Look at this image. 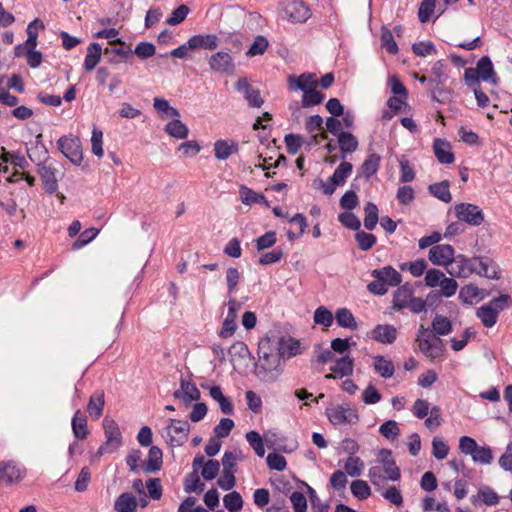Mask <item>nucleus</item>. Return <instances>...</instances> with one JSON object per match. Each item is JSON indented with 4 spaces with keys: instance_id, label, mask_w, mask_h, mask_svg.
<instances>
[{
    "instance_id": "1",
    "label": "nucleus",
    "mask_w": 512,
    "mask_h": 512,
    "mask_svg": "<svg viewBox=\"0 0 512 512\" xmlns=\"http://www.w3.org/2000/svg\"><path fill=\"white\" fill-rule=\"evenodd\" d=\"M259 360L256 365L257 376L266 382L275 381L281 374V358L270 347V340L264 339L258 347Z\"/></svg>"
},
{
    "instance_id": "2",
    "label": "nucleus",
    "mask_w": 512,
    "mask_h": 512,
    "mask_svg": "<svg viewBox=\"0 0 512 512\" xmlns=\"http://www.w3.org/2000/svg\"><path fill=\"white\" fill-rule=\"evenodd\" d=\"M380 459L368 471V477L372 484L380 491L386 480L397 481L400 476V470L395 461L391 458V452L382 449L379 453Z\"/></svg>"
},
{
    "instance_id": "3",
    "label": "nucleus",
    "mask_w": 512,
    "mask_h": 512,
    "mask_svg": "<svg viewBox=\"0 0 512 512\" xmlns=\"http://www.w3.org/2000/svg\"><path fill=\"white\" fill-rule=\"evenodd\" d=\"M371 276L374 280L367 285V290L377 296L386 294L389 287L398 286L402 282L401 274L390 265L372 270Z\"/></svg>"
},
{
    "instance_id": "4",
    "label": "nucleus",
    "mask_w": 512,
    "mask_h": 512,
    "mask_svg": "<svg viewBox=\"0 0 512 512\" xmlns=\"http://www.w3.org/2000/svg\"><path fill=\"white\" fill-rule=\"evenodd\" d=\"M392 307L395 310L409 309L414 314L426 310V301L414 296V287L411 283H404L393 293Z\"/></svg>"
},
{
    "instance_id": "5",
    "label": "nucleus",
    "mask_w": 512,
    "mask_h": 512,
    "mask_svg": "<svg viewBox=\"0 0 512 512\" xmlns=\"http://www.w3.org/2000/svg\"><path fill=\"white\" fill-rule=\"evenodd\" d=\"M416 341L420 351L431 360L443 355L444 344L442 339L428 331L423 325L418 330Z\"/></svg>"
},
{
    "instance_id": "6",
    "label": "nucleus",
    "mask_w": 512,
    "mask_h": 512,
    "mask_svg": "<svg viewBox=\"0 0 512 512\" xmlns=\"http://www.w3.org/2000/svg\"><path fill=\"white\" fill-rule=\"evenodd\" d=\"M325 414L334 426L355 425L359 422L357 410L349 403L328 407Z\"/></svg>"
},
{
    "instance_id": "7",
    "label": "nucleus",
    "mask_w": 512,
    "mask_h": 512,
    "mask_svg": "<svg viewBox=\"0 0 512 512\" xmlns=\"http://www.w3.org/2000/svg\"><path fill=\"white\" fill-rule=\"evenodd\" d=\"M509 299L508 294H502L477 309L476 315L485 327L490 328L496 324L499 312L504 309Z\"/></svg>"
},
{
    "instance_id": "8",
    "label": "nucleus",
    "mask_w": 512,
    "mask_h": 512,
    "mask_svg": "<svg viewBox=\"0 0 512 512\" xmlns=\"http://www.w3.org/2000/svg\"><path fill=\"white\" fill-rule=\"evenodd\" d=\"M190 424L184 420L169 419L163 436L172 446H181L188 439Z\"/></svg>"
},
{
    "instance_id": "9",
    "label": "nucleus",
    "mask_w": 512,
    "mask_h": 512,
    "mask_svg": "<svg viewBox=\"0 0 512 512\" xmlns=\"http://www.w3.org/2000/svg\"><path fill=\"white\" fill-rule=\"evenodd\" d=\"M103 428L106 436V442L98 449V454L111 453L121 444V433L117 423L108 417L103 419Z\"/></svg>"
},
{
    "instance_id": "10",
    "label": "nucleus",
    "mask_w": 512,
    "mask_h": 512,
    "mask_svg": "<svg viewBox=\"0 0 512 512\" xmlns=\"http://www.w3.org/2000/svg\"><path fill=\"white\" fill-rule=\"evenodd\" d=\"M457 219L472 226H480L484 222L482 209L471 203H460L454 206Z\"/></svg>"
},
{
    "instance_id": "11",
    "label": "nucleus",
    "mask_w": 512,
    "mask_h": 512,
    "mask_svg": "<svg viewBox=\"0 0 512 512\" xmlns=\"http://www.w3.org/2000/svg\"><path fill=\"white\" fill-rule=\"evenodd\" d=\"M59 150L72 163L79 165L83 160V152L81 142L78 137L69 135L61 137L58 142Z\"/></svg>"
},
{
    "instance_id": "12",
    "label": "nucleus",
    "mask_w": 512,
    "mask_h": 512,
    "mask_svg": "<svg viewBox=\"0 0 512 512\" xmlns=\"http://www.w3.org/2000/svg\"><path fill=\"white\" fill-rule=\"evenodd\" d=\"M285 19L291 23H304L312 15L310 8L302 1H288L282 4Z\"/></svg>"
},
{
    "instance_id": "13",
    "label": "nucleus",
    "mask_w": 512,
    "mask_h": 512,
    "mask_svg": "<svg viewBox=\"0 0 512 512\" xmlns=\"http://www.w3.org/2000/svg\"><path fill=\"white\" fill-rule=\"evenodd\" d=\"M477 271V256L467 258L460 254L456 256L451 263V267L447 269V272L452 277L457 278H468Z\"/></svg>"
},
{
    "instance_id": "14",
    "label": "nucleus",
    "mask_w": 512,
    "mask_h": 512,
    "mask_svg": "<svg viewBox=\"0 0 512 512\" xmlns=\"http://www.w3.org/2000/svg\"><path fill=\"white\" fill-rule=\"evenodd\" d=\"M241 303L238 302L235 298H230L227 302V314L224 318L222 328L219 332V336L222 338L231 337L235 331L237 330V316L238 312L241 309Z\"/></svg>"
},
{
    "instance_id": "15",
    "label": "nucleus",
    "mask_w": 512,
    "mask_h": 512,
    "mask_svg": "<svg viewBox=\"0 0 512 512\" xmlns=\"http://www.w3.org/2000/svg\"><path fill=\"white\" fill-rule=\"evenodd\" d=\"M455 250L450 244H438L430 248L428 258L438 266L450 268L455 258Z\"/></svg>"
},
{
    "instance_id": "16",
    "label": "nucleus",
    "mask_w": 512,
    "mask_h": 512,
    "mask_svg": "<svg viewBox=\"0 0 512 512\" xmlns=\"http://www.w3.org/2000/svg\"><path fill=\"white\" fill-rule=\"evenodd\" d=\"M173 396L179 399L185 407H189L192 402L200 399L201 393L195 383L180 379V388L175 390Z\"/></svg>"
},
{
    "instance_id": "17",
    "label": "nucleus",
    "mask_w": 512,
    "mask_h": 512,
    "mask_svg": "<svg viewBox=\"0 0 512 512\" xmlns=\"http://www.w3.org/2000/svg\"><path fill=\"white\" fill-rule=\"evenodd\" d=\"M210 69L217 73L228 74L234 70V61L227 52H217L211 55L209 59Z\"/></svg>"
},
{
    "instance_id": "18",
    "label": "nucleus",
    "mask_w": 512,
    "mask_h": 512,
    "mask_svg": "<svg viewBox=\"0 0 512 512\" xmlns=\"http://www.w3.org/2000/svg\"><path fill=\"white\" fill-rule=\"evenodd\" d=\"M235 88L243 93L250 106L260 108L263 105L264 100L260 95V91L252 88L246 78L239 79L235 84Z\"/></svg>"
},
{
    "instance_id": "19",
    "label": "nucleus",
    "mask_w": 512,
    "mask_h": 512,
    "mask_svg": "<svg viewBox=\"0 0 512 512\" xmlns=\"http://www.w3.org/2000/svg\"><path fill=\"white\" fill-rule=\"evenodd\" d=\"M370 338L382 344H392L397 337V329L393 325L379 324L369 333Z\"/></svg>"
},
{
    "instance_id": "20",
    "label": "nucleus",
    "mask_w": 512,
    "mask_h": 512,
    "mask_svg": "<svg viewBox=\"0 0 512 512\" xmlns=\"http://www.w3.org/2000/svg\"><path fill=\"white\" fill-rule=\"evenodd\" d=\"M476 274L489 279H499L500 269L498 264L489 257L477 256Z\"/></svg>"
},
{
    "instance_id": "21",
    "label": "nucleus",
    "mask_w": 512,
    "mask_h": 512,
    "mask_svg": "<svg viewBox=\"0 0 512 512\" xmlns=\"http://www.w3.org/2000/svg\"><path fill=\"white\" fill-rule=\"evenodd\" d=\"M289 88L291 90L300 89L303 92L314 89L318 85V81L314 74L303 73L299 77L290 76L288 79Z\"/></svg>"
},
{
    "instance_id": "22",
    "label": "nucleus",
    "mask_w": 512,
    "mask_h": 512,
    "mask_svg": "<svg viewBox=\"0 0 512 512\" xmlns=\"http://www.w3.org/2000/svg\"><path fill=\"white\" fill-rule=\"evenodd\" d=\"M110 44L111 47L104 49V54L108 56V62L111 64H117L121 62L131 53L130 49H126L124 42H122L120 39L111 42Z\"/></svg>"
},
{
    "instance_id": "23",
    "label": "nucleus",
    "mask_w": 512,
    "mask_h": 512,
    "mask_svg": "<svg viewBox=\"0 0 512 512\" xmlns=\"http://www.w3.org/2000/svg\"><path fill=\"white\" fill-rule=\"evenodd\" d=\"M280 358H291L300 353V343L292 338H281L277 342Z\"/></svg>"
},
{
    "instance_id": "24",
    "label": "nucleus",
    "mask_w": 512,
    "mask_h": 512,
    "mask_svg": "<svg viewBox=\"0 0 512 512\" xmlns=\"http://www.w3.org/2000/svg\"><path fill=\"white\" fill-rule=\"evenodd\" d=\"M39 174L46 192L49 194L56 192L58 188L56 169L51 166L41 165L39 167Z\"/></svg>"
},
{
    "instance_id": "25",
    "label": "nucleus",
    "mask_w": 512,
    "mask_h": 512,
    "mask_svg": "<svg viewBox=\"0 0 512 512\" xmlns=\"http://www.w3.org/2000/svg\"><path fill=\"white\" fill-rule=\"evenodd\" d=\"M433 149L435 156L440 163L451 164L454 162L455 157L448 142L441 139H435Z\"/></svg>"
},
{
    "instance_id": "26",
    "label": "nucleus",
    "mask_w": 512,
    "mask_h": 512,
    "mask_svg": "<svg viewBox=\"0 0 512 512\" xmlns=\"http://www.w3.org/2000/svg\"><path fill=\"white\" fill-rule=\"evenodd\" d=\"M102 47L96 42H92L87 47V54L84 60L83 68L87 72L95 69L101 60Z\"/></svg>"
},
{
    "instance_id": "27",
    "label": "nucleus",
    "mask_w": 512,
    "mask_h": 512,
    "mask_svg": "<svg viewBox=\"0 0 512 512\" xmlns=\"http://www.w3.org/2000/svg\"><path fill=\"white\" fill-rule=\"evenodd\" d=\"M162 466V451L152 446L148 452V457L142 465V469L145 473H153L158 471Z\"/></svg>"
},
{
    "instance_id": "28",
    "label": "nucleus",
    "mask_w": 512,
    "mask_h": 512,
    "mask_svg": "<svg viewBox=\"0 0 512 512\" xmlns=\"http://www.w3.org/2000/svg\"><path fill=\"white\" fill-rule=\"evenodd\" d=\"M21 478V471L12 462H0V484H10Z\"/></svg>"
},
{
    "instance_id": "29",
    "label": "nucleus",
    "mask_w": 512,
    "mask_h": 512,
    "mask_svg": "<svg viewBox=\"0 0 512 512\" xmlns=\"http://www.w3.org/2000/svg\"><path fill=\"white\" fill-rule=\"evenodd\" d=\"M136 508V497L128 492L120 494L114 503V510L116 512H136Z\"/></svg>"
},
{
    "instance_id": "30",
    "label": "nucleus",
    "mask_w": 512,
    "mask_h": 512,
    "mask_svg": "<svg viewBox=\"0 0 512 512\" xmlns=\"http://www.w3.org/2000/svg\"><path fill=\"white\" fill-rule=\"evenodd\" d=\"M190 40V47L195 49H208L213 50L218 46V38L215 35L212 34H206V35H195Z\"/></svg>"
},
{
    "instance_id": "31",
    "label": "nucleus",
    "mask_w": 512,
    "mask_h": 512,
    "mask_svg": "<svg viewBox=\"0 0 512 512\" xmlns=\"http://www.w3.org/2000/svg\"><path fill=\"white\" fill-rule=\"evenodd\" d=\"M105 400H104V392L96 391L94 392L88 402L87 411L90 416L94 419H99L102 415L104 408Z\"/></svg>"
},
{
    "instance_id": "32",
    "label": "nucleus",
    "mask_w": 512,
    "mask_h": 512,
    "mask_svg": "<svg viewBox=\"0 0 512 512\" xmlns=\"http://www.w3.org/2000/svg\"><path fill=\"white\" fill-rule=\"evenodd\" d=\"M202 387L209 389L210 396L219 404L220 409L223 413H233V405L231 404L230 400L223 394L219 386L208 387L202 385Z\"/></svg>"
},
{
    "instance_id": "33",
    "label": "nucleus",
    "mask_w": 512,
    "mask_h": 512,
    "mask_svg": "<svg viewBox=\"0 0 512 512\" xmlns=\"http://www.w3.org/2000/svg\"><path fill=\"white\" fill-rule=\"evenodd\" d=\"M354 361L346 355L335 361V364L330 368L331 372L335 373L339 378L349 376L353 373Z\"/></svg>"
},
{
    "instance_id": "34",
    "label": "nucleus",
    "mask_w": 512,
    "mask_h": 512,
    "mask_svg": "<svg viewBox=\"0 0 512 512\" xmlns=\"http://www.w3.org/2000/svg\"><path fill=\"white\" fill-rule=\"evenodd\" d=\"M474 73L477 74V77L483 81L495 82V79H494L495 73H494V69H493V64L487 56L482 57L479 60Z\"/></svg>"
},
{
    "instance_id": "35",
    "label": "nucleus",
    "mask_w": 512,
    "mask_h": 512,
    "mask_svg": "<svg viewBox=\"0 0 512 512\" xmlns=\"http://www.w3.org/2000/svg\"><path fill=\"white\" fill-rule=\"evenodd\" d=\"M373 360L374 370L383 378H390L393 376L395 368L391 360L381 355L374 356Z\"/></svg>"
},
{
    "instance_id": "36",
    "label": "nucleus",
    "mask_w": 512,
    "mask_h": 512,
    "mask_svg": "<svg viewBox=\"0 0 512 512\" xmlns=\"http://www.w3.org/2000/svg\"><path fill=\"white\" fill-rule=\"evenodd\" d=\"M237 150L238 146L234 142L229 143L226 140H217L214 144V153L218 160L228 159Z\"/></svg>"
},
{
    "instance_id": "37",
    "label": "nucleus",
    "mask_w": 512,
    "mask_h": 512,
    "mask_svg": "<svg viewBox=\"0 0 512 512\" xmlns=\"http://www.w3.org/2000/svg\"><path fill=\"white\" fill-rule=\"evenodd\" d=\"M239 194L242 203L245 205H252L256 203H263L268 205V202L263 194L257 193L244 185L240 186Z\"/></svg>"
},
{
    "instance_id": "38",
    "label": "nucleus",
    "mask_w": 512,
    "mask_h": 512,
    "mask_svg": "<svg viewBox=\"0 0 512 512\" xmlns=\"http://www.w3.org/2000/svg\"><path fill=\"white\" fill-rule=\"evenodd\" d=\"M482 298V290L474 284L463 286L459 292V299L466 304H472L474 300H481Z\"/></svg>"
},
{
    "instance_id": "39",
    "label": "nucleus",
    "mask_w": 512,
    "mask_h": 512,
    "mask_svg": "<svg viewBox=\"0 0 512 512\" xmlns=\"http://www.w3.org/2000/svg\"><path fill=\"white\" fill-rule=\"evenodd\" d=\"M428 190L434 197L445 203H449L452 200L449 190V182L446 180L431 184L428 187Z\"/></svg>"
},
{
    "instance_id": "40",
    "label": "nucleus",
    "mask_w": 512,
    "mask_h": 512,
    "mask_svg": "<svg viewBox=\"0 0 512 512\" xmlns=\"http://www.w3.org/2000/svg\"><path fill=\"white\" fill-rule=\"evenodd\" d=\"M165 132L176 139H185L188 136V127L179 119L168 122L165 126Z\"/></svg>"
},
{
    "instance_id": "41",
    "label": "nucleus",
    "mask_w": 512,
    "mask_h": 512,
    "mask_svg": "<svg viewBox=\"0 0 512 512\" xmlns=\"http://www.w3.org/2000/svg\"><path fill=\"white\" fill-rule=\"evenodd\" d=\"M380 156L377 154H370L360 167L359 173L361 176L370 178L373 176L379 168Z\"/></svg>"
},
{
    "instance_id": "42",
    "label": "nucleus",
    "mask_w": 512,
    "mask_h": 512,
    "mask_svg": "<svg viewBox=\"0 0 512 512\" xmlns=\"http://www.w3.org/2000/svg\"><path fill=\"white\" fill-rule=\"evenodd\" d=\"M72 430L75 438L84 439L88 435L86 418L77 410L72 419Z\"/></svg>"
},
{
    "instance_id": "43",
    "label": "nucleus",
    "mask_w": 512,
    "mask_h": 512,
    "mask_svg": "<svg viewBox=\"0 0 512 512\" xmlns=\"http://www.w3.org/2000/svg\"><path fill=\"white\" fill-rule=\"evenodd\" d=\"M338 143L343 153H352L358 148L357 138L349 132H340L338 134Z\"/></svg>"
},
{
    "instance_id": "44",
    "label": "nucleus",
    "mask_w": 512,
    "mask_h": 512,
    "mask_svg": "<svg viewBox=\"0 0 512 512\" xmlns=\"http://www.w3.org/2000/svg\"><path fill=\"white\" fill-rule=\"evenodd\" d=\"M352 169V164L344 161L336 168L333 175L330 177V180L335 184V186H341L351 174Z\"/></svg>"
},
{
    "instance_id": "45",
    "label": "nucleus",
    "mask_w": 512,
    "mask_h": 512,
    "mask_svg": "<svg viewBox=\"0 0 512 512\" xmlns=\"http://www.w3.org/2000/svg\"><path fill=\"white\" fill-rule=\"evenodd\" d=\"M337 324L340 327L343 328H349V329H356L357 328V322L351 313L350 310L347 308H340L337 310L335 315Z\"/></svg>"
},
{
    "instance_id": "46",
    "label": "nucleus",
    "mask_w": 512,
    "mask_h": 512,
    "mask_svg": "<svg viewBox=\"0 0 512 512\" xmlns=\"http://www.w3.org/2000/svg\"><path fill=\"white\" fill-rule=\"evenodd\" d=\"M432 328L435 334L445 336L452 331V323L447 317L437 314L432 321Z\"/></svg>"
},
{
    "instance_id": "47",
    "label": "nucleus",
    "mask_w": 512,
    "mask_h": 512,
    "mask_svg": "<svg viewBox=\"0 0 512 512\" xmlns=\"http://www.w3.org/2000/svg\"><path fill=\"white\" fill-rule=\"evenodd\" d=\"M364 212V226L367 230H373L378 222V208L374 203L368 202L365 205Z\"/></svg>"
},
{
    "instance_id": "48",
    "label": "nucleus",
    "mask_w": 512,
    "mask_h": 512,
    "mask_svg": "<svg viewBox=\"0 0 512 512\" xmlns=\"http://www.w3.org/2000/svg\"><path fill=\"white\" fill-rule=\"evenodd\" d=\"M223 504L229 512H238L243 507V500L238 492L232 491L224 496Z\"/></svg>"
},
{
    "instance_id": "49",
    "label": "nucleus",
    "mask_w": 512,
    "mask_h": 512,
    "mask_svg": "<svg viewBox=\"0 0 512 512\" xmlns=\"http://www.w3.org/2000/svg\"><path fill=\"white\" fill-rule=\"evenodd\" d=\"M344 469L351 477L360 476L364 469V462L359 457L350 456L344 463Z\"/></svg>"
},
{
    "instance_id": "50",
    "label": "nucleus",
    "mask_w": 512,
    "mask_h": 512,
    "mask_svg": "<svg viewBox=\"0 0 512 512\" xmlns=\"http://www.w3.org/2000/svg\"><path fill=\"white\" fill-rule=\"evenodd\" d=\"M351 493L359 500H365L371 495V488L364 480H354L350 486Z\"/></svg>"
},
{
    "instance_id": "51",
    "label": "nucleus",
    "mask_w": 512,
    "mask_h": 512,
    "mask_svg": "<svg viewBox=\"0 0 512 512\" xmlns=\"http://www.w3.org/2000/svg\"><path fill=\"white\" fill-rule=\"evenodd\" d=\"M471 457L475 463L484 465H489L493 461V453L489 446H477Z\"/></svg>"
},
{
    "instance_id": "52",
    "label": "nucleus",
    "mask_w": 512,
    "mask_h": 512,
    "mask_svg": "<svg viewBox=\"0 0 512 512\" xmlns=\"http://www.w3.org/2000/svg\"><path fill=\"white\" fill-rule=\"evenodd\" d=\"M246 440L249 445L253 448L255 454L259 457H263L265 454L264 443L261 435L257 431H249L246 434Z\"/></svg>"
},
{
    "instance_id": "53",
    "label": "nucleus",
    "mask_w": 512,
    "mask_h": 512,
    "mask_svg": "<svg viewBox=\"0 0 512 512\" xmlns=\"http://www.w3.org/2000/svg\"><path fill=\"white\" fill-rule=\"evenodd\" d=\"M37 28L44 29V24L39 19H35L27 26V35L28 38L25 42L26 48H35L37 45Z\"/></svg>"
},
{
    "instance_id": "54",
    "label": "nucleus",
    "mask_w": 512,
    "mask_h": 512,
    "mask_svg": "<svg viewBox=\"0 0 512 512\" xmlns=\"http://www.w3.org/2000/svg\"><path fill=\"white\" fill-rule=\"evenodd\" d=\"M153 106L155 110H157L159 113L165 114L166 116H171L174 118L180 117L179 111L176 108L171 107L169 102L164 98H154Z\"/></svg>"
},
{
    "instance_id": "55",
    "label": "nucleus",
    "mask_w": 512,
    "mask_h": 512,
    "mask_svg": "<svg viewBox=\"0 0 512 512\" xmlns=\"http://www.w3.org/2000/svg\"><path fill=\"white\" fill-rule=\"evenodd\" d=\"M427 268V262L424 259H418L413 262H405L400 265L401 270H408L412 276L420 277Z\"/></svg>"
},
{
    "instance_id": "56",
    "label": "nucleus",
    "mask_w": 512,
    "mask_h": 512,
    "mask_svg": "<svg viewBox=\"0 0 512 512\" xmlns=\"http://www.w3.org/2000/svg\"><path fill=\"white\" fill-rule=\"evenodd\" d=\"M99 230L96 228H89L83 231L78 239L72 244L73 250H79L89 244L98 235Z\"/></svg>"
},
{
    "instance_id": "57",
    "label": "nucleus",
    "mask_w": 512,
    "mask_h": 512,
    "mask_svg": "<svg viewBox=\"0 0 512 512\" xmlns=\"http://www.w3.org/2000/svg\"><path fill=\"white\" fill-rule=\"evenodd\" d=\"M439 287L440 295L446 298H450L456 293L458 289V283L452 276H445L444 279L441 281Z\"/></svg>"
},
{
    "instance_id": "58",
    "label": "nucleus",
    "mask_w": 512,
    "mask_h": 512,
    "mask_svg": "<svg viewBox=\"0 0 512 512\" xmlns=\"http://www.w3.org/2000/svg\"><path fill=\"white\" fill-rule=\"evenodd\" d=\"M449 453V446L439 437L432 440V454L438 460H443Z\"/></svg>"
},
{
    "instance_id": "59",
    "label": "nucleus",
    "mask_w": 512,
    "mask_h": 512,
    "mask_svg": "<svg viewBox=\"0 0 512 512\" xmlns=\"http://www.w3.org/2000/svg\"><path fill=\"white\" fill-rule=\"evenodd\" d=\"M355 239L359 248L363 251L369 250L376 243V237L373 234L364 231H357Z\"/></svg>"
},
{
    "instance_id": "60",
    "label": "nucleus",
    "mask_w": 512,
    "mask_h": 512,
    "mask_svg": "<svg viewBox=\"0 0 512 512\" xmlns=\"http://www.w3.org/2000/svg\"><path fill=\"white\" fill-rule=\"evenodd\" d=\"M314 322L330 327L333 323V314L327 308L320 306L314 312Z\"/></svg>"
},
{
    "instance_id": "61",
    "label": "nucleus",
    "mask_w": 512,
    "mask_h": 512,
    "mask_svg": "<svg viewBox=\"0 0 512 512\" xmlns=\"http://www.w3.org/2000/svg\"><path fill=\"white\" fill-rule=\"evenodd\" d=\"M381 496L397 507L403 504L402 494L395 486H390L385 490H381Z\"/></svg>"
},
{
    "instance_id": "62",
    "label": "nucleus",
    "mask_w": 512,
    "mask_h": 512,
    "mask_svg": "<svg viewBox=\"0 0 512 512\" xmlns=\"http://www.w3.org/2000/svg\"><path fill=\"white\" fill-rule=\"evenodd\" d=\"M323 100L324 95L317 91L316 88L309 89L308 91L303 92L302 105L304 107H309L312 105L320 104Z\"/></svg>"
},
{
    "instance_id": "63",
    "label": "nucleus",
    "mask_w": 512,
    "mask_h": 512,
    "mask_svg": "<svg viewBox=\"0 0 512 512\" xmlns=\"http://www.w3.org/2000/svg\"><path fill=\"white\" fill-rule=\"evenodd\" d=\"M338 220L343 226L351 230L358 231L361 226L359 218L351 212L339 214Z\"/></svg>"
},
{
    "instance_id": "64",
    "label": "nucleus",
    "mask_w": 512,
    "mask_h": 512,
    "mask_svg": "<svg viewBox=\"0 0 512 512\" xmlns=\"http://www.w3.org/2000/svg\"><path fill=\"white\" fill-rule=\"evenodd\" d=\"M290 501L294 512H307V499L303 493L294 491L290 495Z\"/></svg>"
}]
</instances>
